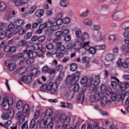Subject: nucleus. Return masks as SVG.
<instances>
[{
  "label": "nucleus",
  "instance_id": "1",
  "mask_svg": "<svg viewBox=\"0 0 129 129\" xmlns=\"http://www.w3.org/2000/svg\"><path fill=\"white\" fill-rule=\"evenodd\" d=\"M80 79V72L77 71L73 76H70L68 77V80L71 85L74 84V92H78L79 90V84L77 83Z\"/></svg>",
  "mask_w": 129,
  "mask_h": 129
},
{
  "label": "nucleus",
  "instance_id": "2",
  "mask_svg": "<svg viewBox=\"0 0 129 129\" xmlns=\"http://www.w3.org/2000/svg\"><path fill=\"white\" fill-rule=\"evenodd\" d=\"M54 120L56 121H58V120H60L63 124V127L64 129L67 128L69 127L70 126L69 124H70V117L69 116H66V115L65 114H62L60 118L58 117H55L54 118Z\"/></svg>",
  "mask_w": 129,
  "mask_h": 129
},
{
  "label": "nucleus",
  "instance_id": "3",
  "mask_svg": "<svg viewBox=\"0 0 129 129\" xmlns=\"http://www.w3.org/2000/svg\"><path fill=\"white\" fill-rule=\"evenodd\" d=\"M14 117V109H9L7 112H5L1 115V118L4 120H8L9 118H13Z\"/></svg>",
  "mask_w": 129,
  "mask_h": 129
},
{
  "label": "nucleus",
  "instance_id": "4",
  "mask_svg": "<svg viewBox=\"0 0 129 129\" xmlns=\"http://www.w3.org/2000/svg\"><path fill=\"white\" fill-rule=\"evenodd\" d=\"M93 77H94V75H92V76L89 77V80L91 83V84H94V86L96 87V86H98V84L100 83V77L99 76H96L93 79Z\"/></svg>",
  "mask_w": 129,
  "mask_h": 129
},
{
  "label": "nucleus",
  "instance_id": "5",
  "mask_svg": "<svg viewBox=\"0 0 129 129\" xmlns=\"http://www.w3.org/2000/svg\"><path fill=\"white\" fill-rule=\"evenodd\" d=\"M87 43V42H83L81 40H78L74 43V48L75 50H79V49H81V48L85 49Z\"/></svg>",
  "mask_w": 129,
  "mask_h": 129
},
{
  "label": "nucleus",
  "instance_id": "6",
  "mask_svg": "<svg viewBox=\"0 0 129 129\" xmlns=\"http://www.w3.org/2000/svg\"><path fill=\"white\" fill-rule=\"evenodd\" d=\"M5 65L7 67H8L9 70L10 71H14L15 69L17 68V66L14 63H13V60L11 59H8L5 62Z\"/></svg>",
  "mask_w": 129,
  "mask_h": 129
},
{
  "label": "nucleus",
  "instance_id": "7",
  "mask_svg": "<svg viewBox=\"0 0 129 129\" xmlns=\"http://www.w3.org/2000/svg\"><path fill=\"white\" fill-rule=\"evenodd\" d=\"M22 110L25 118L26 117H29V116H30V114H31V109L29 108V104H26L24 105Z\"/></svg>",
  "mask_w": 129,
  "mask_h": 129
},
{
  "label": "nucleus",
  "instance_id": "8",
  "mask_svg": "<svg viewBox=\"0 0 129 129\" xmlns=\"http://www.w3.org/2000/svg\"><path fill=\"white\" fill-rule=\"evenodd\" d=\"M118 86H119L120 90L124 92L126 88H128L129 87V83L126 82L125 83H123L122 82H119L118 83Z\"/></svg>",
  "mask_w": 129,
  "mask_h": 129
},
{
  "label": "nucleus",
  "instance_id": "9",
  "mask_svg": "<svg viewBox=\"0 0 129 129\" xmlns=\"http://www.w3.org/2000/svg\"><path fill=\"white\" fill-rule=\"evenodd\" d=\"M89 44H90V42L87 41V43L85 47V50H87V51H89L90 54H95V53H96V49H95V47L94 48L93 47H90Z\"/></svg>",
  "mask_w": 129,
  "mask_h": 129
},
{
  "label": "nucleus",
  "instance_id": "10",
  "mask_svg": "<svg viewBox=\"0 0 129 129\" xmlns=\"http://www.w3.org/2000/svg\"><path fill=\"white\" fill-rule=\"evenodd\" d=\"M32 80H33L32 75L23 76L21 77V81L26 84H30L32 82Z\"/></svg>",
  "mask_w": 129,
  "mask_h": 129
},
{
  "label": "nucleus",
  "instance_id": "11",
  "mask_svg": "<svg viewBox=\"0 0 129 129\" xmlns=\"http://www.w3.org/2000/svg\"><path fill=\"white\" fill-rule=\"evenodd\" d=\"M89 93L90 94H94V95L95 96L96 100L97 101H99L100 100V98H101V95H100V93L98 91H94V89L93 90L89 89Z\"/></svg>",
  "mask_w": 129,
  "mask_h": 129
},
{
  "label": "nucleus",
  "instance_id": "12",
  "mask_svg": "<svg viewBox=\"0 0 129 129\" xmlns=\"http://www.w3.org/2000/svg\"><path fill=\"white\" fill-rule=\"evenodd\" d=\"M25 54H26L28 58H33V59H35L37 56H38V52L36 51H32L31 50H28L27 49L26 52H25Z\"/></svg>",
  "mask_w": 129,
  "mask_h": 129
},
{
  "label": "nucleus",
  "instance_id": "13",
  "mask_svg": "<svg viewBox=\"0 0 129 129\" xmlns=\"http://www.w3.org/2000/svg\"><path fill=\"white\" fill-rule=\"evenodd\" d=\"M17 118H18L19 120L20 123H23L24 121L26 120V118H25V115L23 113L22 111H19L16 115Z\"/></svg>",
  "mask_w": 129,
  "mask_h": 129
},
{
  "label": "nucleus",
  "instance_id": "14",
  "mask_svg": "<svg viewBox=\"0 0 129 129\" xmlns=\"http://www.w3.org/2000/svg\"><path fill=\"white\" fill-rule=\"evenodd\" d=\"M104 59L107 62H113L115 59L114 55L111 53H108L105 56Z\"/></svg>",
  "mask_w": 129,
  "mask_h": 129
},
{
  "label": "nucleus",
  "instance_id": "15",
  "mask_svg": "<svg viewBox=\"0 0 129 129\" xmlns=\"http://www.w3.org/2000/svg\"><path fill=\"white\" fill-rule=\"evenodd\" d=\"M101 104L102 106H105L106 104L110 105L111 104V101L110 100H107V98L106 96H103L101 98Z\"/></svg>",
  "mask_w": 129,
  "mask_h": 129
},
{
  "label": "nucleus",
  "instance_id": "16",
  "mask_svg": "<svg viewBox=\"0 0 129 129\" xmlns=\"http://www.w3.org/2000/svg\"><path fill=\"white\" fill-rule=\"evenodd\" d=\"M56 46L57 48V49L59 52H64L66 49V47H65L64 45L62 44V42L59 41L56 43Z\"/></svg>",
  "mask_w": 129,
  "mask_h": 129
},
{
  "label": "nucleus",
  "instance_id": "17",
  "mask_svg": "<svg viewBox=\"0 0 129 129\" xmlns=\"http://www.w3.org/2000/svg\"><path fill=\"white\" fill-rule=\"evenodd\" d=\"M107 94L109 95H111V99H112L113 101L116 100V94H115L114 92H112L110 88L107 90Z\"/></svg>",
  "mask_w": 129,
  "mask_h": 129
},
{
  "label": "nucleus",
  "instance_id": "18",
  "mask_svg": "<svg viewBox=\"0 0 129 129\" xmlns=\"http://www.w3.org/2000/svg\"><path fill=\"white\" fill-rule=\"evenodd\" d=\"M84 92H80L77 98V102H80V101H81L82 100V102H83V101H84Z\"/></svg>",
  "mask_w": 129,
  "mask_h": 129
},
{
  "label": "nucleus",
  "instance_id": "19",
  "mask_svg": "<svg viewBox=\"0 0 129 129\" xmlns=\"http://www.w3.org/2000/svg\"><path fill=\"white\" fill-rule=\"evenodd\" d=\"M35 15L37 18H42L44 16V10L39 9L35 12Z\"/></svg>",
  "mask_w": 129,
  "mask_h": 129
},
{
  "label": "nucleus",
  "instance_id": "20",
  "mask_svg": "<svg viewBox=\"0 0 129 129\" xmlns=\"http://www.w3.org/2000/svg\"><path fill=\"white\" fill-rule=\"evenodd\" d=\"M26 52H27V49L24 50L23 53H18L16 56L17 58L19 59H22V58H23V59L25 58H28L27 54H26Z\"/></svg>",
  "mask_w": 129,
  "mask_h": 129
},
{
  "label": "nucleus",
  "instance_id": "21",
  "mask_svg": "<svg viewBox=\"0 0 129 129\" xmlns=\"http://www.w3.org/2000/svg\"><path fill=\"white\" fill-rule=\"evenodd\" d=\"M47 120H45L44 119H42L39 122V126L40 128H45L46 127V125L47 124Z\"/></svg>",
  "mask_w": 129,
  "mask_h": 129
},
{
  "label": "nucleus",
  "instance_id": "22",
  "mask_svg": "<svg viewBox=\"0 0 129 129\" xmlns=\"http://www.w3.org/2000/svg\"><path fill=\"white\" fill-rule=\"evenodd\" d=\"M112 18L114 20H118L121 18V13L119 12H114L112 14Z\"/></svg>",
  "mask_w": 129,
  "mask_h": 129
},
{
  "label": "nucleus",
  "instance_id": "23",
  "mask_svg": "<svg viewBox=\"0 0 129 129\" xmlns=\"http://www.w3.org/2000/svg\"><path fill=\"white\" fill-rule=\"evenodd\" d=\"M89 39V34L87 32H84L82 35V38H81V41H82L83 42L85 43V40H88Z\"/></svg>",
  "mask_w": 129,
  "mask_h": 129
},
{
  "label": "nucleus",
  "instance_id": "24",
  "mask_svg": "<svg viewBox=\"0 0 129 129\" xmlns=\"http://www.w3.org/2000/svg\"><path fill=\"white\" fill-rule=\"evenodd\" d=\"M78 69V65L76 63H72L70 64V71L74 72Z\"/></svg>",
  "mask_w": 129,
  "mask_h": 129
},
{
  "label": "nucleus",
  "instance_id": "25",
  "mask_svg": "<svg viewBox=\"0 0 129 129\" xmlns=\"http://www.w3.org/2000/svg\"><path fill=\"white\" fill-rule=\"evenodd\" d=\"M3 100H5L6 103L9 105H12L13 103H14L12 97H9L8 98H7V97H4Z\"/></svg>",
  "mask_w": 129,
  "mask_h": 129
},
{
  "label": "nucleus",
  "instance_id": "26",
  "mask_svg": "<svg viewBox=\"0 0 129 129\" xmlns=\"http://www.w3.org/2000/svg\"><path fill=\"white\" fill-rule=\"evenodd\" d=\"M45 48L49 51H51V50H54L55 49L54 48V45H53V43L51 42L46 43L45 44Z\"/></svg>",
  "mask_w": 129,
  "mask_h": 129
},
{
  "label": "nucleus",
  "instance_id": "27",
  "mask_svg": "<svg viewBox=\"0 0 129 129\" xmlns=\"http://www.w3.org/2000/svg\"><path fill=\"white\" fill-rule=\"evenodd\" d=\"M13 2L17 7H20L22 5H26V2H23V0H14Z\"/></svg>",
  "mask_w": 129,
  "mask_h": 129
},
{
  "label": "nucleus",
  "instance_id": "28",
  "mask_svg": "<svg viewBox=\"0 0 129 129\" xmlns=\"http://www.w3.org/2000/svg\"><path fill=\"white\" fill-rule=\"evenodd\" d=\"M5 35L6 36L7 38H9V39H11L12 37L14 35V34H13V32L11 30H9V29H6L5 31Z\"/></svg>",
  "mask_w": 129,
  "mask_h": 129
},
{
  "label": "nucleus",
  "instance_id": "29",
  "mask_svg": "<svg viewBox=\"0 0 129 129\" xmlns=\"http://www.w3.org/2000/svg\"><path fill=\"white\" fill-rule=\"evenodd\" d=\"M66 96L68 98H72L74 96V91L69 90L66 93Z\"/></svg>",
  "mask_w": 129,
  "mask_h": 129
},
{
  "label": "nucleus",
  "instance_id": "30",
  "mask_svg": "<svg viewBox=\"0 0 129 129\" xmlns=\"http://www.w3.org/2000/svg\"><path fill=\"white\" fill-rule=\"evenodd\" d=\"M2 106L5 110H9L10 105L6 102V100H3L2 101Z\"/></svg>",
  "mask_w": 129,
  "mask_h": 129
},
{
  "label": "nucleus",
  "instance_id": "31",
  "mask_svg": "<svg viewBox=\"0 0 129 129\" xmlns=\"http://www.w3.org/2000/svg\"><path fill=\"white\" fill-rule=\"evenodd\" d=\"M6 8V3L4 2H0V11L1 12H5Z\"/></svg>",
  "mask_w": 129,
  "mask_h": 129
},
{
  "label": "nucleus",
  "instance_id": "32",
  "mask_svg": "<svg viewBox=\"0 0 129 129\" xmlns=\"http://www.w3.org/2000/svg\"><path fill=\"white\" fill-rule=\"evenodd\" d=\"M33 47L34 50H40L43 47V45L41 43H36L33 44Z\"/></svg>",
  "mask_w": 129,
  "mask_h": 129
},
{
  "label": "nucleus",
  "instance_id": "33",
  "mask_svg": "<svg viewBox=\"0 0 129 129\" xmlns=\"http://www.w3.org/2000/svg\"><path fill=\"white\" fill-rule=\"evenodd\" d=\"M121 28L123 30L128 29L129 28V21L124 22L121 25Z\"/></svg>",
  "mask_w": 129,
  "mask_h": 129
},
{
  "label": "nucleus",
  "instance_id": "34",
  "mask_svg": "<svg viewBox=\"0 0 129 129\" xmlns=\"http://www.w3.org/2000/svg\"><path fill=\"white\" fill-rule=\"evenodd\" d=\"M24 21L22 19H16L15 22V24L17 27H20V26H23L24 25Z\"/></svg>",
  "mask_w": 129,
  "mask_h": 129
},
{
  "label": "nucleus",
  "instance_id": "35",
  "mask_svg": "<svg viewBox=\"0 0 129 129\" xmlns=\"http://www.w3.org/2000/svg\"><path fill=\"white\" fill-rule=\"evenodd\" d=\"M37 120H35V119L33 118L31 119L30 121V123L29 125L30 128H34L36 126V121Z\"/></svg>",
  "mask_w": 129,
  "mask_h": 129
},
{
  "label": "nucleus",
  "instance_id": "36",
  "mask_svg": "<svg viewBox=\"0 0 129 129\" xmlns=\"http://www.w3.org/2000/svg\"><path fill=\"white\" fill-rule=\"evenodd\" d=\"M20 45L22 46V47H28L29 46V44L28 43V41L27 40L23 39L20 42Z\"/></svg>",
  "mask_w": 129,
  "mask_h": 129
},
{
  "label": "nucleus",
  "instance_id": "37",
  "mask_svg": "<svg viewBox=\"0 0 129 129\" xmlns=\"http://www.w3.org/2000/svg\"><path fill=\"white\" fill-rule=\"evenodd\" d=\"M17 20V18H16L15 17H11L8 18V21L9 23H11V24H13V23H14V24H16V21Z\"/></svg>",
  "mask_w": 129,
  "mask_h": 129
},
{
  "label": "nucleus",
  "instance_id": "38",
  "mask_svg": "<svg viewBox=\"0 0 129 129\" xmlns=\"http://www.w3.org/2000/svg\"><path fill=\"white\" fill-rule=\"evenodd\" d=\"M57 50L56 48H54L53 50H52L51 52H47L46 53V55L47 57H51L52 55H55L56 53H57Z\"/></svg>",
  "mask_w": 129,
  "mask_h": 129
},
{
  "label": "nucleus",
  "instance_id": "39",
  "mask_svg": "<svg viewBox=\"0 0 129 129\" xmlns=\"http://www.w3.org/2000/svg\"><path fill=\"white\" fill-rule=\"evenodd\" d=\"M46 113L48 117H51L53 115V110L51 108H48L46 110Z\"/></svg>",
  "mask_w": 129,
  "mask_h": 129
},
{
  "label": "nucleus",
  "instance_id": "40",
  "mask_svg": "<svg viewBox=\"0 0 129 129\" xmlns=\"http://www.w3.org/2000/svg\"><path fill=\"white\" fill-rule=\"evenodd\" d=\"M16 107L18 109L23 108V102L22 101H18L16 104Z\"/></svg>",
  "mask_w": 129,
  "mask_h": 129
},
{
  "label": "nucleus",
  "instance_id": "41",
  "mask_svg": "<svg viewBox=\"0 0 129 129\" xmlns=\"http://www.w3.org/2000/svg\"><path fill=\"white\" fill-rule=\"evenodd\" d=\"M56 57L57 59H62L64 57V53L61 51L56 52Z\"/></svg>",
  "mask_w": 129,
  "mask_h": 129
},
{
  "label": "nucleus",
  "instance_id": "42",
  "mask_svg": "<svg viewBox=\"0 0 129 129\" xmlns=\"http://www.w3.org/2000/svg\"><path fill=\"white\" fill-rule=\"evenodd\" d=\"M101 93L104 94L106 92V86L104 84H102L100 87Z\"/></svg>",
  "mask_w": 129,
  "mask_h": 129
},
{
  "label": "nucleus",
  "instance_id": "43",
  "mask_svg": "<svg viewBox=\"0 0 129 129\" xmlns=\"http://www.w3.org/2000/svg\"><path fill=\"white\" fill-rule=\"evenodd\" d=\"M76 36L77 38L81 39L82 38V32L81 30H77L76 31Z\"/></svg>",
  "mask_w": 129,
  "mask_h": 129
},
{
  "label": "nucleus",
  "instance_id": "44",
  "mask_svg": "<svg viewBox=\"0 0 129 129\" xmlns=\"http://www.w3.org/2000/svg\"><path fill=\"white\" fill-rule=\"evenodd\" d=\"M46 25V28H52L53 25H55V22H53L52 21H48L45 23Z\"/></svg>",
  "mask_w": 129,
  "mask_h": 129
},
{
  "label": "nucleus",
  "instance_id": "45",
  "mask_svg": "<svg viewBox=\"0 0 129 129\" xmlns=\"http://www.w3.org/2000/svg\"><path fill=\"white\" fill-rule=\"evenodd\" d=\"M53 29L48 28L45 31V35H47V36H50L53 34Z\"/></svg>",
  "mask_w": 129,
  "mask_h": 129
},
{
  "label": "nucleus",
  "instance_id": "46",
  "mask_svg": "<svg viewBox=\"0 0 129 129\" xmlns=\"http://www.w3.org/2000/svg\"><path fill=\"white\" fill-rule=\"evenodd\" d=\"M84 24L86 25V26H91L92 25V22L90 21L89 19H85L84 21Z\"/></svg>",
  "mask_w": 129,
  "mask_h": 129
},
{
  "label": "nucleus",
  "instance_id": "47",
  "mask_svg": "<svg viewBox=\"0 0 129 129\" xmlns=\"http://www.w3.org/2000/svg\"><path fill=\"white\" fill-rule=\"evenodd\" d=\"M32 35V32H28L26 34L24 35V39H25V40H29V39H31Z\"/></svg>",
  "mask_w": 129,
  "mask_h": 129
},
{
  "label": "nucleus",
  "instance_id": "48",
  "mask_svg": "<svg viewBox=\"0 0 129 129\" xmlns=\"http://www.w3.org/2000/svg\"><path fill=\"white\" fill-rule=\"evenodd\" d=\"M94 31H100L101 29V26L98 24H94L93 26Z\"/></svg>",
  "mask_w": 129,
  "mask_h": 129
},
{
  "label": "nucleus",
  "instance_id": "49",
  "mask_svg": "<svg viewBox=\"0 0 129 129\" xmlns=\"http://www.w3.org/2000/svg\"><path fill=\"white\" fill-rule=\"evenodd\" d=\"M55 37H56V38H59V39H61V38L63 37V33H62V31H57L55 33Z\"/></svg>",
  "mask_w": 129,
  "mask_h": 129
},
{
  "label": "nucleus",
  "instance_id": "50",
  "mask_svg": "<svg viewBox=\"0 0 129 129\" xmlns=\"http://www.w3.org/2000/svg\"><path fill=\"white\" fill-rule=\"evenodd\" d=\"M55 71H58L59 72H61L62 70H63V66L61 64H58L55 67Z\"/></svg>",
  "mask_w": 129,
  "mask_h": 129
},
{
  "label": "nucleus",
  "instance_id": "51",
  "mask_svg": "<svg viewBox=\"0 0 129 129\" xmlns=\"http://www.w3.org/2000/svg\"><path fill=\"white\" fill-rule=\"evenodd\" d=\"M40 115V111L39 110H37L35 112H34V118L35 120H37L38 118H39V116Z\"/></svg>",
  "mask_w": 129,
  "mask_h": 129
},
{
  "label": "nucleus",
  "instance_id": "52",
  "mask_svg": "<svg viewBox=\"0 0 129 129\" xmlns=\"http://www.w3.org/2000/svg\"><path fill=\"white\" fill-rule=\"evenodd\" d=\"M64 41L66 42H69L71 40V35L68 34L67 35L63 36Z\"/></svg>",
  "mask_w": 129,
  "mask_h": 129
},
{
  "label": "nucleus",
  "instance_id": "53",
  "mask_svg": "<svg viewBox=\"0 0 129 129\" xmlns=\"http://www.w3.org/2000/svg\"><path fill=\"white\" fill-rule=\"evenodd\" d=\"M62 80V78L60 77H58V78L56 79L55 81L56 88H57V86H59L60 83H61V81Z\"/></svg>",
  "mask_w": 129,
  "mask_h": 129
},
{
  "label": "nucleus",
  "instance_id": "54",
  "mask_svg": "<svg viewBox=\"0 0 129 129\" xmlns=\"http://www.w3.org/2000/svg\"><path fill=\"white\" fill-rule=\"evenodd\" d=\"M89 14V10H86L85 12L82 13L80 15L81 18H84V17H87Z\"/></svg>",
  "mask_w": 129,
  "mask_h": 129
},
{
  "label": "nucleus",
  "instance_id": "55",
  "mask_svg": "<svg viewBox=\"0 0 129 129\" xmlns=\"http://www.w3.org/2000/svg\"><path fill=\"white\" fill-rule=\"evenodd\" d=\"M50 68L48 66H44L42 69V72H44V73H48V72L49 71V69Z\"/></svg>",
  "mask_w": 129,
  "mask_h": 129
},
{
  "label": "nucleus",
  "instance_id": "56",
  "mask_svg": "<svg viewBox=\"0 0 129 129\" xmlns=\"http://www.w3.org/2000/svg\"><path fill=\"white\" fill-rule=\"evenodd\" d=\"M35 62V58H33V57H30V58H28L27 60L26 63L27 64H30L34 63Z\"/></svg>",
  "mask_w": 129,
  "mask_h": 129
},
{
  "label": "nucleus",
  "instance_id": "57",
  "mask_svg": "<svg viewBox=\"0 0 129 129\" xmlns=\"http://www.w3.org/2000/svg\"><path fill=\"white\" fill-rule=\"evenodd\" d=\"M7 27H8V24L6 23H0V31L4 30V29H6Z\"/></svg>",
  "mask_w": 129,
  "mask_h": 129
},
{
  "label": "nucleus",
  "instance_id": "58",
  "mask_svg": "<svg viewBox=\"0 0 129 129\" xmlns=\"http://www.w3.org/2000/svg\"><path fill=\"white\" fill-rule=\"evenodd\" d=\"M54 125V123L52 121H50L49 123L47 124L46 129H52Z\"/></svg>",
  "mask_w": 129,
  "mask_h": 129
},
{
  "label": "nucleus",
  "instance_id": "59",
  "mask_svg": "<svg viewBox=\"0 0 129 129\" xmlns=\"http://www.w3.org/2000/svg\"><path fill=\"white\" fill-rule=\"evenodd\" d=\"M53 82H50L47 86V90L48 91H51V90H52V88H53Z\"/></svg>",
  "mask_w": 129,
  "mask_h": 129
},
{
  "label": "nucleus",
  "instance_id": "60",
  "mask_svg": "<svg viewBox=\"0 0 129 129\" xmlns=\"http://www.w3.org/2000/svg\"><path fill=\"white\" fill-rule=\"evenodd\" d=\"M37 9V7L36 6H33L31 7L30 10L29 12V14L30 15H32Z\"/></svg>",
  "mask_w": 129,
  "mask_h": 129
},
{
  "label": "nucleus",
  "instance_id": "61",
  "mask_svg": "<svg viewBox=\"0 0 129 129\" xmlns=\"http://www.w3.org/2000/svg\"><path fill=\"white\" fill-rule=\"evenodd\" d=\"M90 102L93 103L94 101H96V98H95V96L94 95H92L90 96L89 98Z\"/></svg>",
  "mask_w": 129,
  "mask_h": 129
},
{
  "label": "nucleus",
  "instance_id": "62",
  "mask_svg": "<svg viewBox=\"0 0 129 129\" xmlns=\"http://www.w3.org/2000/svg\"><path fill=\"white\" fill-rule=\"evenodd\" d=\"M88 81V79L87 78V77H84L83 78H82L81 83V84H85Z\"/></svg>",
  "mask_w": 129,
  "mask_h": 129
},
{
  "label": "nucleus",
  "instance_id": "63",
  "mask_svg": "<svg viewBox=\"0 0 129 129\" xmlns=\"http://www.w3.org/2000/svg\"><path fill=\"white\" fill-rule=\"evenodd\" d=\"M10 49H11V46L8 45L4 47V52H5V53H8V52H10Z\"/></svg>",
  "mask_w": 129,
  "mask_h": 129
},
{
  "label": "nucleus",
  "instance_id": "64",
  "mask_svg": "<svg viewBox=\"0 0 129 129\" xmlns=\"http://www.w3.org/2000/svg\"><path fill=\"white\" fill-rule=\"evenodd\" d=\"M22 129H28V121H25L22 125L21 127Z\"/></svg>",
  "mask_w": 129,
  "mask_h": 129
}]
</instances>
